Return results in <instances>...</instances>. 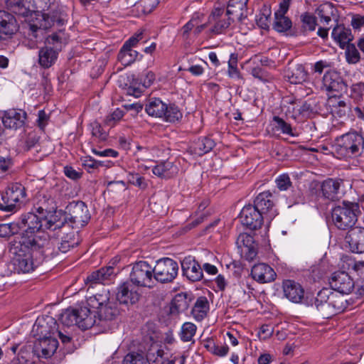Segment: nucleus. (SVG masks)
Here are the masks:
<instances>
[{
    "instance_id": "15",
    "label": "nucleus",
    "mask_w": 364,
    "mask_h": 364,
    "mask_svg": "<svg viewBox=\"0 0 364 364\" xmlns=\"http://www.w3.org/2000/svg\"><path fill=\"white\" fill-rule=\"evenodd\" d=\"M329 284L331 289L343 296L350 293L355 287L353 279L344 271L333 272L329 279Z\"/></svg>"
},
{
    "instance_id": "4",
    "label": "nucleus",
    "mask_w": 364,
    "mask_h": 364,
    "mask_svg": "<svg viewBox=\"0 0 364 364\" xmlns=\"http://www.w3.org/2000/svg\"><path fill=\"white\" fill-rule=\"evenodd\" d=\"M346 301L343 295L323 288L311 300V306L315 307L321 316L328 318L342 312L346 308Z\"/></svg>"
},
{
    "instance_id": "11",
    "label": "nucleus",
    "mask_w": 364,
    "mask_h": 364,
    "mask_svg": "<svg viewBox=\"0 0 364 364\" xmlns=\"http://www.w3.org/2000/svg\"><path fill=\"white\" fill-rule=\"evenodd\" d=\"M233 7V4H228L225 11L223 9L220 8L215 9L212 11L208 18V23L213 24L210 29L211 34L218 35L223 33L229 28L234 21L233 17L231 15L237 13L236 10L232 9Z\"/></svg>"
},
{
    "instance_id": "57",
    "label": "nucleus",
    "mask_w": 364,
    "mask_h": 364,
    "mask_svg": "<svg viewBox=\"0 0 364 364\" xmlns=\"http://www.w3.org/2000/svg\"><path fill=\"white\" fill-rule=\"evenodd\" d=\"M273 121L276 123V128L280 129L282 133L293 135L291 125L287 123L283 119L278 116H274Z\"/></svg>"
},
{
    "instance_id": "59",
    "label": "nucleus",
    "mask_w": 364,
    "mask_h": 364,
    "mask_svg": "<svg viewBox=\"0 0 364 364\" xmlns=\"http://www.w3.org/2000/svg\"><path fill=\"white\" fill-rule=\"evenodd\" d=\"M158 0H141L138 4V8H141L144 14L151 13L158 4Z\"/></svg>"
},
{
    "instance_id": "22",
    "label": "nucleus",
    "mask_w": 364,
    "mask_h": 364,
    "mask_svg": "<svg viewBox=\"0 0 364 364\" xmlns=\"http://www.w3.org/2000/svg\"><path fill=\"white\" fill-rule=\"evenodd\" d=\"M346 241L353 253L362 254L364 252V228L355 227L350 229L346 236Z\"/></svg>"
},
{
    "instance_id": "53",
    "label": "nucleus",
    "mask_w": 364,
    "mask_h": 364,
    "mask_svg": "<svg viewBox=\"0 0 364 364\" xmlns=\"http://www.w3.org/2000/svg\"><path fill=\"white\" fill-rule=\"evenodd\" d=\"M275 183L277 185V187L280 191H287L290 187H291V181L288 174L284 173L280 176H279L276 180Z\"/></svg>"
},
{
    "instance_id": "27",
    "label": "nucleus",
    "mask_w": 364,
    "mask_h": 364,
    "mask_svg": "<svg viewBox=\"0 0 364 364\" xmlns=\"http://www.w3.org/2000/svg\"><path fill=\"white\" fill-rule=\"evenodd\" d=\"M285 296L290 301L299 303L304 297V289L301 286L293 280H286L283 283Z\"/></svg>"
},
{
    "instance_id": "33",
    "label": "nucleus",
    "mask_w": 364,
    "mask_h": 364,
    "mask_svg": "<svg viewBox=\"0 0 364 364\" xmlns=\"http://www.w3.org/2000/svg\"><path fill=\"white\" fill-rule=\"evenodd\" d=\"M44 321L46 326H48V334L52 336L58 335L63 344H67L70 342L71 336L70 333L67 331H63L59 329L58 323L54 318L52 317H47Z\"/></svg>"
},
{
    "instance_id": "62",
    "label": "nucleus",
    "mask_w": 364,
    "mask_h": 364,
    "mask_svg": "<svg viewBox=\"0 0 364 364\" xmlns=\"http://www.w3.org/2000/svg\"><path fill=\"white\" fill-rule=\"evenodd\" d=\"M86 281L92 284H100L103 283L107 280L105 277H104L101 269H99L90 274L87 277Z\"/></svg>"
},
{
    "instance_id": "45",
    "label": "nucleus",
    "mask_w": 364,
    "mask_h": 364,
    "mask_svg": "<svg viewBox=\"0 0 364 364\" xmlns=\"http://www.w3.org/2000/svg\"><path fill=\"white\" fill-rule=\"evenodd\" d=\"M109 301V296L107 293L105 294H97L92 296H90L87 300V305L91 309H96L98 311L101 309L105 303Z\"/></svg>"
},
{
    "instance_id": "48",
    "label": "nucleus",
    "mask_w": 364,
    "mask_h": 364,
    "mask_svg": "<svg viewBox=\"0 0 364 364\" xmlns=\"http://www.w3.org/2000/svg\"><path fill=\"white\" fill-rule=\"evenodd\" d=\"M92 137L97 139L98 141H104L107 139L108 134L105 132L101 124L97 122H93L90 124Z\"/></svg>"
},
{
    "instance_id": "47",
    "label": "nucleus",
    "mask_w": 364,
    "mask_h": 364,
    "mask_svg": "<svg viewBox=\"0 0 364 364\" xmlns=\"http://www.w3.org/2000/svg\"><path fill=\"white\" fill-rule=\"evenodd\" d=\"M302 28L304 30L314 31L316 26V18L311 14L305 12L300 16Z\"/></svg>"
},
{
    "instance_id": "61",
    "label": "nucleus",
    "mask_w": 364,
    "mask_h": 364,
    "mask_svg": "<svg viewBox=\"0 0 364 364\" xmlns=\"http://www.w3.org/2000/svg\"><path fill=\"white\" fill-rule=\"evenodd\" d=\"M29 358L30 353L21 349L18 353L17 359H14L10 364H31L32 363Z\"/></svg>"
},
{
    "instance_id": "13",
    "label": "nucleus",
    "mask_w": 364,
    "mask_h": 364,
    "mask_svg": "<svg viewBox=\"0 0 364 364\" xmlns=\"http://www.w3.org/2000/svg\"><path fill=\"white\" fill-rule=\"evenodd\" d=\"M154 279L161 283L171 282L178 275V264L171 258L160 259L154 267Z\"/></svg>"
},
{
    "instance_id": "55",
    "label": "nucleus",
    "mask_w": 364,
    "mask_h": 364,
    "mask_svg": "<svg viewBox=\"0 0 364 364\" xmlns=\"http://www.w3.org/2000/svg\"><path fill=\"white\" fill-rule=\"evenodd\" d=\"M19 4L14 9V13L22 16H28L31 13L29 4L30 0H21Z\"/></svg>"
},
{
    "instance_id": "38",
    "label": "nucleus",
    "mask_w": 364,
    "mask_h": 364,
    "mask_svg": "<svg viewBox=\"0 0 364 364\" xmlns=\"http://www.w3.org/2000/svg\"><path fill=\"white\" fill-rule=\"evenodd\" d=\"M138 55L137 51L123 46L118 53L117 59L122 65L128 66L136 60Z\"/></svg>"
},
{
    "instance_id": "34",
    "label": "nucleus",
    "mask_w": 364,
    "mask_h": 364,
    "mask_svg": "<svg viewBox=\"0 0 364 364\" xmlns=\"http://www.w3.org/2000/svg\"><path fill=\"white\" fill-rule=\"evenodd\" d=\"M215 146V141L210 137H203L195 141L191 147L192 153L198 155L203 156L210 152Z\"/></svg>"
},
{
    "instance_id": "36",
    "label": "nucleus",
    "mask_w": 364,
    "mask_h": 364,
    "mask_svg": "<svg viewBox=\"0 0 364 364\" xmlns=\"http://www.w3.org/2000/svg\"><path fill=\"white\" fill-rule=\"evenodd\" d=\"M164 351L157 344H151L144 355L146 364H160L164 358Z\"/></svg>"
},
{
    "instance_id": "64",
    "label": "nucleus",
    "mask_w": 364,
    "mask_h": 364,
    "mask_svg": "<svg viewBox=\"0 0 364 364\" xmlns=\"http://www.w3.org/2000/svg\"><path fill=\"white\" fill-rule=\"evenodd\" d=\"M242 252L245 255V257L247 260H252L255 258L257 256V245L254 244L253 245H251L247 247H245L241 250Z\"/></svg>"
},
{
    "instance_id": "54",
    "label": "nucleus",
    "mask_w": 364,
    "mask_h": 364,
    "mask_svg": "<svg viewBox=\"0 0 364 364\" xmlns=\"http://www.w3.org/2000/svg\"><path fill=\"white\" fill-rule=\"evenodd\" d=\"M236 243L238 247L241 248V250L255 244L253 237L247 233H242L239 235Z\"/></svg>"
},
{
    "instance_id": "3",
    "label": "nucleus",
    "mask_w": 364,
    "mask_h": 364,
    "mask_svg": "<svg viewBox=\"0 0 364 364\" xmlns=\"http://www.w3.org/2000/svg\"><path fill=\"white\" fill-rule=\"evenodd\" d=\"M56 0H36L38 8L42 11H49L41 15V19H37V23H29L26 25V34L33 43L41 38L44 31L51 27L52 23H56L58 26L63 25L65 21L66 15L60 12L58 14L54 9Z\"/></svg>"
},
{
    "instance_id": "30",
    "label": "nucleus",
    "mask_w": 364,
    "mask_h": 364,
    "mask_svg": "<svg viewBox=\"0 0 364 364\" xmlns=\"http://www.w3.org/2000/svg\"><path fill=\"white\" fill-rule=\"evenodd\" d=\"M118 309L114 304L107 301L101 306V309L96 311L95 314L97 315V325L102 326V322L112 321L118 315Z\"/></svg>"
},
{
    "instance_id": "12",
    "label": "nucleus",
    "mask_w": 364,
    "mask_h": 364,
    "mask_svg": "<svg viewBox=\"0 0 364 364\" xmlns=\"http://www.w3.org/2000/svg\"><path fill=\"white\" fill-rule=\"evenodd\" d=\"M35 326L36 329L40 330L43 337L38 339L35 344L34 350L39 357L49 358L55 352L58 342L55 338L52 337V335L48 334V326H46L45 321L38 319Z\"/></svg>"
},
{
    "instance_id": "49",
    "label": "nucleus",
    "mask_w": 364,
    "mask_h": 364,
    "mask_svg": "<svg viewBox=\"0 0 364 364\" xmlns=\"http://www.w3.org/2000/svg\"><path fill=\"white\" fill-rule=\"evenodd\" d=\"M18 232V230L16 222L0 224V237H9Z\"/></svg>"
},
{
    "instance_id": "1",
    "label": "nucleus",
    "mask_w": 364,
    "mask_h": 364,
    "mask_svg": "<svg viewBox=\"0 0 364 364\" xmlns=\"http://www.w3.org/2000/svg\"><path fill=\"white\" fill-rule=\"evenodd\" d=\"M18 231L25 229L22 232L16 236L11 241H21L23 240H31V244L34 247H45L50 243L46 240L36 235L39 231L46 230H55L60 228L62 224L60 221H55L53 214L49 217L38 216L33 212H28L21 215L16 222Z\"/></svg>"
},
{
    "instance_id": "6",
    "label": "nucleus",
    "mask_w": 364,
    "mask_h": 364,
    "mask_svg": "<svg viewBox=\"0 0 364 364\" xmlns=\"http://www.w3.org/2000/svg\"><path fill=\"white\" fill-rule=\"evenodd\" d=\"M359 213V206L357 203L343 201L341 205L332 209V221L338 229L349 231L355 228Z\"/></svg>"
},
{
    "instance_id": "18",
    "label": "nucleus",
    "mask_w": 364,
    "mask_h": 364,
    "mask_svg": "<svg viewBox=\"0 0 364 364\" xmlns=\"http://www.w3.org/2000/svg\"><path fill=\"white\" fill-rule=\"evenodd\" d=\"M183 275L191 282L200 281L203 278V269L193 257H186L181 261Z\"/></svg>"
},
{
    "instance_id": "10",
    "label": "nucleus",
    "mask_w": 364,
    "mask_h": 364,
    "mask_svg": "<svg viewBox=\"0 0 364 364\" xmlns=\"http://www.w3.org/2000/svg\"><path fill=\"white\" fill-rule=\"evenodd\" d=\"M129 279L136 287L151 288L154 283V267L146 261L141 260L131 264Z\"/></svg>"
},
{
    "instance_id": "16",
    "label": "nucleus",
    "mask_w": 364,
    "mask_h": 364,
    "mask_svg": "<svg viewBox=\"0 0 364 364\" xmlns=\"http://www.w3.org/2000/svg\"><path fill=\"white\" fill-rule=\"evenodd\" d=\"M27 113L23 109H10L2 114L1 121L6 129L17 130L24 128Z\"/></svg>"
},
{
    "instance_id": "60",
    "label": "nucleus",
    "mask_w": 364,
    "mask_h": 364,
    "mask_svg": "<svg viewBox=\"0 0 364 364\" xmlns=\"http://www.w3.org/2000/svg\"><path fill=\"white\" fill-rule=\"evenodd\" d=\"M39 141V136H38V134L33 131L28 134L27 138L26 139L25 142V147L27 151L30 150L31 149L35 147L36 144H38Z\"/></svg>"
},
{
    "instance_id": "28",
    "label": "nucleus",
    "mask_w": 364,
    "mask_h": 364,
    "mask_svg": "<svg viewBox=\"0 0 364 364\" xmlns=\"http://www.w3.org/2000/svg\"><path fill=\"white\" fill-rule=\"evenodd\" d=\"M26 197V191L25 187L21 183L11 184L6 192L5 198L8 204L23 203Z\"/></svg>"
},
{
    "instance_id": "50",
    "label": "nucleus",
    "mask_w": 364,
    "mask_h": 364,
    "mask_svg": "<svg viewBox=\"0 0 364 364\" xmlns=\"http://www.w3.org/2000/svg\"><path fill=\"white\" fill-rule=\"evenodd\" d=\"M237 56L232 53L228 61V75L232 78L242 79L241 73L237 68Z\"/></svg>"
},
{
    "instance_id": "20",
    "label": "nucleus",
    "mask_w": 364,
    "mask_h": 364,
    "mask_svg": "<svg viewBox=\"0 0 364 364\" xmlns=\"http://www.w3.org/2000/svg\"><path fill=\"white\" fill-rule=\"evenodd\" d=\"M254 205L269 221L277 215L276 210L274 209V203L272 200V195L269 191L259 193L254 201Z\"/></svg>"
},
{
    "instance_id": "23",
    "label": "nucleus",
    "mask_w": 364,
    "mask_h": 364,
    "mask_svg": "<svg viewBox=\"0 0 364 364\" xmlns=\"http://www.w3.org/2000/svg\"><path fill=\"white\" fill-rule=\"evenodd\" d=\"M251 275L255 281L259 283L272 282L277 276L274 270L264 263L254 265L251 270Z\"/></svg>"
},
{
    "instance_id": "37",
    "label": "nucleus",
    "mask_w": 364,
    "mask_h": 364,
    "mask_svg": "<svg viewBox=\"0 0 364 364\" xmlns=\"http://www.w3.org/2000/svg\"><path fill=\"white\" fill-rule=\"evenodd\" d=\"M152 172L154 175L161 178H171L176 173V168L173 166L172 162L165 161L155 166Z\"/></svg>"
},
{
    "instance_id": "41",
    "label": "nucleus",
    "mask_w": 364,
    "mask_h": 364,
    "mask_svg": "<svg viewBox=\"0 0 364 364\" xmlns=\"http://www.w3.org/2000/svg\"><path fill=\"white\" fill-rule=\"evenodd\" d=\"M37 205L38 206L36 208V210L41 214H43L44 212L50 213L55 208L53 199L50 196L45 194H39L37 196Z\"/></svg>"
},
{
    "instance_id": "8",
    "label": "nucleus",
    "mask_w": 364,
    "mask_h": 364,
    "mask_svg": "<svg viewBox=\"0 0 364 364\" xmlns=\"http://www.w3.org/2000/svg\"><path fill=\"white\" fill-rule=\"evenodd\" d=\"M145 111L149 116L171 123L178 122L183 117L182 112L176 105L166 104L159 98L150 99L146 104Z\"/></svg>"
},
{
    "instance_id": "52",
    "label": "nucleus",
    "mask_w": 364,
    "mask_h": 364,
    "mask_svg": "<svg viewBox=\"0 0 364 364\" xmlns=\"http://www.w3.org/2000/svg\"><path fill=\"white\" fill-rule=\"evenodd\" d=\"M346 60L350 64H355L360 59V53L354 44H348L346 50Z\"/></svg>"
},
{
    "instance_id": "44",
    "label": "nucleus",
    "mask_w": 364,
    "mask_h": 364,
    "mask_svg": "<svg viewBox=\"0 0 364 364\" xmlns=\"http://www.w3.org/2000/svg\"><path fill=\"white\" fill-rule=\"evenodd\" d=\"M196 326L191 322H186L182 325L180 338L183 342L191 341L196 333Z\"/></svg>"
},
{
    "instance_id": "2",
    "label": "nucleus",
    "mask_w": 364,
    "mask_h": 364,
    "mask_svg": "<svg viewBox=\"0 0 364 364\" xmlns=\"http://www.w3.org/2000/svg\"><path fill=\"white\" fill-rule=\"evenodd\" d=\"M31 240L11 241L9 252L12 254L11 264L17 273L33 272L43 260L45 247H36Z\"/></svg>"
},
{
    "instance_id": "58",
    "label": "nucleus",
    "mask_w": 364,
    "mask_h": 364,
    "mask_svg": "<svg viewBox=\"0 0 364 364\" xmlns=\"http://www.w3.org/2000/svg\"><path fill=\"white\" fill-rule=\"evenodd\" d=\"M124 116V112L119 109H115L112 114L107 116L105 124L109 127H113Z\"/></svg>"
},
{
    "instance_id": "32",
    "label": "nucleus",
    "mask_w": 364,
    "mask_h": 364,
    "mask_svg": "<svg viewBox=\"0 0 364 364\" xmlns=\"http://www.w3.org/2000/svg\"><path fill=\"white\" fill-rule=\"evenodd\" d=\"M208 311L209 302L207 298L205 296H200L194 303L191 310V314L196 321H200L206 317Z\"/></svg>"
},
{
    "instance_id": "26",
    "label": "nucleus",
    "mask_w": 364,
    "mask_h": 364,
    "mask_svg": "<svg viewBox=\"0 0 364 364\" xmlns=\"http://www.w3.org/2000/svg\"><path fill=\"white\" fill-rule=\"evenodd\" d=\"M77 317V326L82 330H87L97 323L96 315H92L90 308L80 306L75 308Z\"/></svg>"
},
{
    "instance_id": "31",
    "label": "nucleus",
    "mask_w": 364,
    "mask_h": 364,
    "mask_svg": "<svg viewBox=\"0 0 364 364\" xmlns=\"http://www.w3.org/2000/svg\"><path fill=\"white\" fill-rule=\"evenodd\" d=\"M331 36L341 48H343L346 45L350 44V42L353 40L351 30L344 27L343 25L336 26L333 29Z\"/></svg>"
},
{
    "instance_id": "40",
    "label": "nucleus",
    "mask_w": 364,
    "mask_h": 364,
    "mask_svg": "<svg viewBox=\"0 0 364 364\" xmlns=\"http://www.w3.org/2000/svg\"><path fill=\"white\" fill-rule=\"evenodd\" d=\"M79 244V239L76 237L75 233L72 231L65 236L63 237L61 242L58 243V250L61 252L65 253L70 250V249L76 247Z\"/></svg>"
},
{
    "instance_id": "19",
    "label": "nucleus",
    "mask_w": 364,
    "mask_h": 364,
    "mask_svg": "<svg viewBox=\"0 0 364 364\" xmlns=\"http://www.w3.org/2000/svg\"><path fill=\"white\" fill-rule=\"evenodd\" d=\"M323 88L329 92L341 94L347 90V84L336 71L326 72L323 77Z\"/></svg>"
},
{
    "instance_id": "29",
    "label": "nucleus",
    "mask_w": 364,
    "mask_h": 364,
    "mask_svg": "<svg viewBox=\"0 0 364 364\" xmlns=\"http://www.w3.org/2000/svg\"><path fill=\"white\" fill-rule=\"evenodd\" d=\"M285 77L291 84H300L306 81L307 73L301 64L289 65L285 70Z\"/></svg>"
},
{
    "instance_id": "24",
    "label": "nucleus",
    "mask_w": 364,
    "mask_h": 364,
    "mask_svg": "<svg viewBox=\"0 0 364 364\" xmlns=\"http://www.w3.org/2000/svg\"><path fill=\"white\" fill-rule=\"evenodd\" d=\"M342 183L343 181L341 179L328 178L325 180L321 186L323 197L331 200H337L341 198L342 192L340 188Z\"/></svg>"
},
{
    "instance_id": "35",
    "label": "nucleus",
    "mask_w": 364,
    "mask_h": 364,
    "mask_svg": "<svg viewBox=\"0 0 364 364\" xmlns=\"http://www.w3.org/2000/svg\"><path fill=\"white\" fill-rule=\"evenodd\" d=\"M328 104L331 107V112L334 117H343L348 114L350 110L349 105L336 97L329 98Z\"/></svg>"
},
{
    "instance_id": "21",
    "label": "nucleus",
    "mask_w": 364,
    "mask_h": 364,
    "mask_svg": "<svg viewBox=\"0 0 364 364\" xmlns=\"http://www.w3.org/2000/svg\"><path fill=\"white\" fill-rule=\"evenodd\" d=\"M18 29V26L14 16L0 10V41L11 38Z\"/></svg>"
},
{
    "instance_id": "14",
    "label": "nucleus",
    "mask_w": 364,
    "mask_h": 364,
    "mask_svg": "<svg viewBox=\"0 0 364 364\" xmlns=\"http://www.w3.org/2000/svg\"><path fill=\"white\" fill-rule=\"evenodd\" d=\"M240 219L250 230H257L262 227L266 217L254 205H247L242 209Z\"/></svg>"
},
{
    "instance_id": "56",
    "label": "nucleus",
    "mask_w": 364,
    "mask_h": 364,
    "mask_svg": "<svg viewBox=\"0 0 364 364\" xmlns=\"http://www.w3.org/2000/svg\"><path fill=\"white\" fill-rule=\"evenodd\" d=\"M128 181L129 183L136 186L140 188L144 189L146 188L147 184L145 182L144 177L141 176L139 173H130L128 175Z\"/></svg>"
},
{
    "instance_id": "17",
    "label": "nucleus",
    "mask_w": 364,
    "mask_h": 364,
    "mask_svg": "<svg viewBox=\"0 0 364 364\" xmlns=\"http://www.w3.org/2000/svg\"><path fill=\"white\" fill-rule=\"evenodd\" d=\"M138 287L132 282L127 281L121 284L117 288V300L122 304L133 305L140 298Z\"/></svg>"
},
{
    "instance_id": "63",
    "label": "nucleus",
    "mask_w": 364,
    "mask_h": 364,
    "mask_svg": "<svg viewBox=\"0 0 364 364\" xmlns=\"http://www.w3.org/2000/svg\"><path fill=\"white\" fill-rule=\"evenodd\" d=\"M13 166V160L10 156H0V174L8 171Z\"/></svg>"
},
{
    "instance_id": "9",
    "label": "nucleus",
    "mask_w": 364,
    "mask_h": 364,
    "mask_svg": "<svg viewBox=\"0 0 364 364\" xmlns=\"http://www.w3.org/2000/svg\"><path fill=\"white\" fill-rule=\"evenodd\" d=\"M364 149V140L361 133L348 132L337 139L336 151L345 157L360 155Z\"/></svg>"
},
{
    "instance_id": "42",
    "label": "nucleus",
    "mask_w": 364,
    "mask_h": 364,
    "mask_svg": "<svg viewBox=\"0 0 364 364\" xmlns=\"http://www.w3.org/2000/svg\"><path fill=\"white\" fill-rule=\"evenodd\" d=\"M75 308H68L64 310L59 318L63 326L70 327L77 326V317L76 316Z\"/></svg>"
},
{
    "instance_id": "46",
    "label": "nucleus",
    "mask_w": 364,
    "mask_h": 364,
    "mask_svg": "<svg viewBox=\"0 0 364 364\" xmlns=\"http://www.w3.org/2000/svg\"><path fill=\"white\" fill-rule=\"evenodd\" d=\"M271 11L269 9L264 8L256 18L257 26L264 30H268L269 28Z\"/></svg>"
},
{
    "instance_id": "5",
    "label": "nucleus",
    "mask_w": 364,
    "mask_h": 364,
    "mask_svg": "<svg viewBox=\"0 0 364 364\" xmlns=\"http://www.w3.org/2000/svg\"><path fill=\"white\" fill-rule=\"evenodd\" d=\"M55 221L62 223L60 228L66 223H70L73 228H80L86 225L90 220V214L86 204L82 201H73L65 208L64 213L55 211L53 214Z\"/></svg>"
},
{
    "instance_id": "51",
    "label": "nucleus",
    "mask_w": 364,
    "mask_h": 364,
    "mask_svg": "<svg viewBox=\"0 0 364 364\" xmlns=\"http://www.w3.org/2000/svg\"><path fill=\"white\" fill-rule=\"evenodd\" d=\"M122 364H146L144 355L138 352L129 353L124 357Z\"/></svg>"
},
{
    "instance_id": "43",
    "label": "nucleus",
    "mask_w": 364,
    "mask_h": 364,
    "mask_svg": "<svg viewBox=\"0 0 364 364\" xmlns=\"http://www.w3.org/2000/svg\"><path fill=\"white\" fill-rule=\"evenodd\" d=\"M316 12L320 17L321 21L328 24L331 21V16L333 14L334 8L332 4L326 3L320 5Z\"/></svg>"
},
{
    "instance_id": "25",
    "label": "nucleus",
    "mask_w": 364,
    "mask_h": 364,
    "mask_svg": "<svg viewBox=\"0 0 364 364\" xmlns=\"http://www.w3.org/2000/svg\"><path fill=\"white\" fill-rule=\"evenodd\" d=\"M192 301L193 298L191 294L188 293L176 294L171 303L169 314L172 316H176L181 313L185 312L188 309Z\"/></svg>"
},
{
    "instance_id": "39",
    "label": "nucleus",
    "mask_w": 364,
    "mask_h": 364,
    "mask_svg": "<svg viewBox=\"0 0 364 364\" xmlns=\"http://www.w3.org/2000/svg\"><path fill=\"white\" fill-rule=\"evenodd\" d=\"M292 26L291 19L286 14L274 13L273 28L277 32L282 33L289 30Z\"/></svg>"
},
{
    "instance_id": "7",
    "label": "nucleus",
    "mask_w": 364,
    "mask_h": 364,
    "mask_svg": "<svg viewBox=\"0 0 364 364\" xmlns=\"http://www.w3.org/2000/svg\"><path fill=\"white\" fill-rule=\"evenodd\" d=\"M62 31L48 36L45 46L38 50V63L43 68H49L56 62L58 54L65 44Z\"/></svg>"
}]
</instances>
